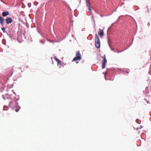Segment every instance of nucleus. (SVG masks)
<instances>
[{
    "label": "nucleus",
    "mask_w": 151,
    "mask_h": 151,
    "mask_svg": "<svg viewBox=\"0 0 151 151\" xmlns=\"http://www.w3.org/2000/svg\"><path fill=\"white\" fill-rule=\"evenodd\" d=\"M16 106V109H15V111L17 112H18V111H19V110L20 109V107L18 106Z\"/></svg>",
    "instance_id": "12"
},
{
    "label": "nucleus",
    "mask_w": 151,
    "mask_h": 151,
    "mask_svg": "<svg viewBox=\"0 0 151 151\" xmlns=\"http://www.w3.org/2000/svg\"><path fill=\"white\" fill-rule=\"evenodd\" d=\"M140 127H141V128H142V127H141V126H140Z\"/></svg>",
    "instance_id": "16"
},
{
    "label": "nucleus",
    "mask_w": 151,
    "mask_h": 151,
    "mask_svg": "<svg viewBox=\"0 0 151 151\" xmlns=\"http://www.w3.org/2000/svg\"><path fill=\"white\" fill-rule=\"evenodd\" d=\"M86 4L88 8L91 7V4L89 0H86Z\"/></svg>",
    "instance_id": "10"
},
{
    "label": "nucleus",
    "mask_w": 151,
    "mask_h": 151,
    "mask_svg": "<svg viewBox=\"0 0 151 151\" xmlns=\"http://www.w3.org/2000/svg\"><path fill=\"white\" fill-rule=\"evenodd\" d=\"M54 58L55 59L56 61L57 62L58 65H60L59 66V68H61L62 67H64V63H62V62L58 59L56 56H55L54 57Z\"/></svg>",
    "instance_id": "2"
},
{
    "label": "nucleus",
    "mask_w": 151,
    "mask_h": 151,
    "mask_svg": "<svg viewBox=\"0 0 151 151\" xmlns=\"http://www.w3.org/2000/svg\"><path fill=\"white\" fill-rule=\"evenodd\" d=\"M100 42L99 39L96 34L95 37V45L97 48H99L100 47Z\"/></svg>",
    "instance_id": "1"
},
{
    "label": "nucleus",
    "mask_w": 151,
    "mask_h": 151,
    "mask_svg": "<svg viewBox=\"0 0 151 151\" xmlns=\"http://www.w3.org/2000/svg\"><path fill=\"white\" fill-rule=\"evenodd\" d=\"M140 127H141V128H142V127H141V126H140Z\"/></svg>",
    "instance_id": "15"
},
{
    "label": "nucleus",
    "mask_w": 151,
    "mask_h": 151,
    "mask_svg": "<svg viewBox=\"0 0 151 151\" xmlns=\"http://www.w3.org/2000/svg\"><path fill=\"white\" fill-rule=\"evenodd\" d=\"M9 14V12L8 11L3 12L2 13V15L3 17H5Z\"/></svg>",
    "instance_id": "8"
},
{
    "label": "nucleus",
    "mask_w": 151,
    "mask_h": 151,
    "mask_svg": "<svg viewBox=\"0 0 151 151\" xmlns=\"http://www.w3.org/2000/svg\"><path fill=\"white\" fill-rule=\"evenodd\" d=\"M4 20V18L0 16V23L2 25L3 24Z\"/></svg>",
    "instance_id": "11"
},
{
    "label": "nucleus",
    "mask_w": 151,
    "mask_h": 151,
    "mask_svg": "<svg viewBox=\"0 0 151 151\" xmlns=\"http://www.w3.org/2000/svg\"><path fill=\"white\" fill-rule=\"evenodd\" d=\"M2 28V31H3V32H4L5 31V28L4 27L2 28Z\"/></svg>",
    "instance_id": "14"
},
{
    "label": "nucleus",
    "mask_w": 151,
    "mask_h": 151,
    "mask_svg": "<svg viewBox=\"0 0 151 151\" xmlns=\"http://www.w3.org/2000/svg\"><path fill=\"white\" fill-rule=\"evenodd\" d=\"M76 57L80 59H81V55L79 51H77L76 52Z\"/></svg>",
    "instance_id": "6"
},
{
    "label": "nucleus",
    "mask_w": 151,
    "mask_h": 151,
    "mask_svg": "<svg viewBox=\"0 0 151 151\" xmlns=\"http://www.w3.org/2000/svg\"><path fill=\"white\" fill-rule=\"evenodd\" d=\"M88 9L89 10L90 12V13L91 14H92V12L91 10V7L89 8H88Z\"/></svg>",
    "instance_id": "13"
},
{
    "label": "nucleus",
    "mask_w": 151,
    "mask_h": 151,
    "mask_svg": "<svg viewBox=\"0 0 151 151\" xmlns=\"http://www.w3.org/2000/svg\"><path fill=\"white\" fill-rule=\"evenodd\" d=\"M15 105L16 106L17 105V104L16 101H12L10 102L9 103V106L10 107H13V105Z\"/></svg>",
    "instance_id": "4"
},
{
    "label": "nucleus",
    "mask_w": 151,
    "mask_h": 151,
    "mask_svg": "<svg viewBox=\"0 0 151 151\" xmlns=\"http://www.w3.org/2000/svg\"><path fill=\"white\" fill-rule=\"evenodd\" d=\"M103 58V63L102 64V68L104 69L105 68L106 64L107 63V60L106 58L105 55H104V57H102Z\"/></svg>",
    "instance_id": "3"
},
{
    "label": "nucleus",
    "mask_w": 151,
    "mask_h": 151,
    "mask_svg": "<svg viewBox=\"0 0 151 151\" xmlns=\"http://www.w3.org/2000/svg\"><path fill=\"white\" fill-rule=\"evenodd\" d=\"M81 59H80L78 58H77L75 57L73 60V61H74L76 62V63H78L79 61Z\"/></svg>",
    "instance_id": "9"
},
{
    "label": "nucleus",
    "mask_w": 151,
    "mask_h": 151,
    "mask_svg": "<svg viewBox=\"0 0 151 151\" xmlns=\"http://www.w3.org/2000/svg\"><path fill=\"white\" fill-rule=\"evenodd\" d=\"M99 34L101 37H102L104 35V32L103 30L99 29Z\"/></svg>",
    "instance_id": "5"
},
{
    "label": "nucleus",
    "mask_w": 151,
    "mask_h": 151,
    "mask_svg": "<svg viewBox=\"0 0 151 151\" xmlns=\"http://www.w3.org/2000/svg\"><path fill=\"white\" fill-rule=\"evenodd\" d=\"M140 127H141V128H142V127H141V126H140Z\"/></svg>",
    "instance_id": "17"
},
{
    "label": "nucleus",
    "mask_w": 151,
    "mask_h": 151,
    "mask_svg": "<svg viewBox=\"0 0 151 151\" xmlns=\"http://www.w3.org/2000/svg\"><path fill=\"white\" fill-rule=\"evenodd\" d=\"M6 23L7 24L11 23L12 21V19L10 18H6Z\"/></svg>",
    "instance_id": "7"
}]
</instances>
